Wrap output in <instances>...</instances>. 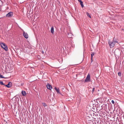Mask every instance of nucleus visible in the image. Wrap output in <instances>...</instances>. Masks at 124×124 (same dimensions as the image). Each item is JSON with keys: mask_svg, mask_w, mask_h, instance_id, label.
Returning <instances> with one entry per match:
<instances>
[{"mask_svg": "<svg viewBox=\"0 0 124 124\" xmlns=\"http://www.w3.org/2000/svg\"><path fill=\"white\" fill-rule=\"evenodd\" d=\"M116 42H117L116 41H114L113 40L111 41H110V40H108V44L110 48H113Z\"/></svg>", "mask_w": 124, "mask_h": 124, "instance_id": "obj_1", "label": "nucleus"}, {"mask_svg": "<svg viewBox=\"0 0 124 124\" xmlns=\"http://www.w3.org/2000/svg\"><path fill=\"white\" fill-rule=\"evenodd\" d=\"M91 81V78L90 75L88 74L84 81V82H89Z\"/></svg>", "mask_w": 124, "mask_h": 124, "instance_id": "obj_2", "label": "nucleus"}, {"mask_svg": "<svg viewBox=\"0 0 124 124\" xmlns=\"http://www.w3.org/2000/svg\"><path fill=\"white\" fill-rule=\"evenodd\" d=\"M0 45L1 47L4 49L5 50L7 51L8 50V48L7 46L5 44L3 43H1Z\"/></svg>", "mask_w": 124, "mask_h": 124, "instance_id": "obj_3", "label": "nucleus"}, {"mask_svg": "<svg viewBox=\"0 0 124 124\" xmlns=\"http://www.w3.org/2000/svg\"><path fill=\"white\" fill-rule=\"evenodd\" d=\"M47 87L48 89L50 90H51L52 87L51 85H50L49 83H48L47 85Z\"/></svg>", "mask_w": 124, "mask_h": 124, "instance_id": "obj_4", "label": "nucleus"}, {"mask_svg": "<svg viewBox=\"0 0 124 124\" xmlns=\"http://www.w3.org/2000/svg\"><path fill=\"white\" fill-rule=\"evenodd\" d=\"M120 53V51L119 50H116L114 51V54L116 55L119 54Z\"/></svg>", "mask_w": 124, "mask_h": 124, "instance_id": "obj_5", "label": "nucleus"}, {"mask_svg": "<svg viewBox=\"0 0 124 124\" xmlns=\"http://www.w3.org/2000/svg\"><path fill=\"white\" fill-rule=\"evenodd\" d=\"M89 124H96L95 121L94 120L90 121L89 122Z\"/></svg>", "mask_w": 124, "mask_h": 124, "instance_id": "obj_6", "label": "nucleus"}, {"mask_svg": "<svg viewBox=\"0 0 124 124\" xmlns=\"http://www.w3.org/2000/svg\"><path fill=\"white\" fill-rule=\"evenodd\" d=\"M13 12H10L8 13V17H12L13 16Z\"/></svg>", "mask_w": 124, "mask_h": 124, "instance_id": "obj_7", "label": "nucleus"}, {"mask_svg": "<svg viewBox=\"0 0 124 124\" xmlns=\"http://www.w3.org/2000/svg\"><path fill=\"white\" fill-rule=\"evenodd\" d=\"M23 35L25 38L26 39L28 38V34L27 33H25L24 31L23 32Z\"/></svg>", "mask_w": 124, "mask_h": 124, "instance_id": "obj_8", "label": "nucleus"}, {"mask_svg": "<svg viewBox=\"0 0 124 124\" xmlns=\"http://www.w3.org/2000/svg\"><path fill=\"white\" fill-rule=\"evenodd\" d=\"M12 86V83L11 82H9L8 83V88L11 87Z\"/></svg>", "mask_w": 124, "mask_h": 124, "instance_id": "obj_9", "label": "nucleus"}, {"mask_svg": "<svg viewBox=\"0 0 124 124\" xmlns=\"http://www.w3.org/2000/svg\"><path fill=\"white\" fill-rule=\"evenodd\" d=\"M73 34L71 33H68V38H71L72 37Z\"/></svg>", "mask_w": 124, "mask_h": 124, "instance_id": "obj_10", "label": "nucleus"}, {"mask_svg": "<svg viewBox=\"0 0 124 124\" xmlns=\"http://www.w3.org/2000/svg\"><path fill=\"white\" fill-rule=\"evenodd\" d=\"M54 89L58 93H59L60 94L59 89V88H57L56 87H55L54 88ZM60 94H61L60 93Z\"/></svg>", "mask_w": 124, "mask_h": 124, "instance_id": "obj_11", "label": "nucleus"}, {"mask_svg": "<svg viewBox=\"0 0 124 124\" xmlns=\"http://www.w3.org/2000/svg\"><path fill=\"white\" fill-rule=\"evenodd\" d=\"M22 94L23 96H25L26 95V92L24 91H22Z\"/></svg>", "mask_w": 124, "mask_h": 124, "instance_id": "obj_12", "label": "nucleus"}, {"mask_svg": "<svg viewBox=\"0 0 124 124\" xmlns=\"http://www.w3.org/2000/svg\"><path fill=\"white\" fill-rule=\"evenodd\" d=\"M79 2L82 7L83 8L84 7V5L83 2L81 0H80Z\"/></svg>", "mask_w": 124, "mask_h": 124, "instance_id": "obj_13", "label": "nucleus"}, {"mask_svg": "<svg viewBox=\"0 0 124 124\" xmlns=\"http://www.w3.org/2000/svg\"><path fill=\"white\" fill-rule=\"evenodd\" d=\"M51 32L52 33H53L54 32V29L53 27L52 26L51 29Z\"/></svg>", "mask_w": 124, "mask_h": 124, "instance_id": "obj_14", "label": "nucleus"}, {"mask_svg": "<svg viewBox=\"0 0 124 124\" xmlns=\"http://www.w3.org/2000/svg\"><path fill=\"white\" fill-rule=\"evenodd\" d=\"M31 16H32V15H30L29 13H27V16L28 18H30L31 17Z\"/></svg>", "mask_w": 124, "mask_h": 124, "instance_id": "obj_15", "label": "nucleus"}, {"mask_svg": "<svg viewBox=\"0 0 124 124\" xmlns=\"http://www.w3.org/2000/svg\"><path fill=\"white\" fill-rule=\"evenodd\" d=\"M95 53L94 52H92L91 53V57H93V56H94V55Z\"/></svg>", "mask_w": 124, "mask_h": 124, "instance_id": "obj_16", "label": "nucleus"}, {"mask_svg": "<svg viewBox=\"0 0 124 124\" xmlns=\"http://www.w3.org/2000/svg\"><path fill=\"white\" fill-rule=\"evenodd\" d=\"M86 14L89 17L91 18V16L89 14V13L88 12H86Z\"/></svg>", "mask_w": 124, "mask_h": 124, "instance_id": "obj_17", "label": "nucleus"}, {"mask_svg": "<svg viewBox=\"0 0 124 124\" xmlns=\"http://www.w3.org/2000/svg\"><path fill=\"white\" fill-rule=\"evenodd\" d=\"M42 104H43V106L44 107H46L47 106V105H46V104L45 103H43Z\"/></svg>", "mask_w": 124, "mask_h": 124, "instance_id": "obj_18", "label": "nucleus"}, {"mask_svg": "<svg viewBox=\"0 0 124 124\" xmlns=\"http://www.w3.org/2000/svg\"><path fill=\"white\" fill-rule=\"evenodd\" d=\"M0 78H5L4 77H3L2 75H1L0 74Z\"/></svg>", "mask_w": 124, "mask_h": 124, "instance_id": "obj_19", "label": "nucleus"}, {"mask_svg": "<svg viewBox=\"0 0 124 124\" xmlns=\"http://www.w3.org/2000/svg\"><path fill=\"white\" fill-rule=\"evenodd\" d=\"M118 76L120 77L121 76V72H119L118 73Z\"/></svg>", "mask_w": 124, "mask_h": 124, "instance_id": "obj_20", "label": "nucleus"}, {"mask_svg": "<svg viewBox=\"0 0 124 124\" xmlns=\"http://www.w3.org/2000/svg\"><path fill=\"white\" fill-rule=\"evenodd\" d=\"M0 84L1 85H5L3 83L2 81H0Z\"/></svg>", "mask_w": 124, "mask_h": 124, "instance_id": "obj_21", "label": "nucleus"}, {"mask_svg": "<svg viewBox=\"0 0 124 124\" xmlns=\"http://www.w3.org/2000/svg\"><path fill=\"white\" fill-rule=\"evenodd\" d=\"M94 91H95V88H93V90H92V92L93 93L94 92Z\"/></svg>", "mask_w": 124, "mask_h": 124, "instance_id": "obj_22", "label": "nucleus"}, {"mask_svg": "<svg viewBox=\"0 0 124 124\" xmlns=\"http://www.w3.org/2000/svg\"><path fill=\"white\" fill-rule=\"evenodd\" d=\"M111 102L113 104H114V101L112 100L111 101Z\"/></svg>", "mask_w": 124, "mask_h": 124, "instance_id": "obj_23", "label": "nucleus"}, {"mask_svg": "<svg viewBox=\"0 0 124 124\" xmlns=\"http://www.w3.org/2000/svg\"><path fill=\"white\" fill-rule=\"evenodd\" d=\"M93 57H91V62H93Z\"/></svg>", "mask_w": 124, "mask_h": 124, "instance_id": "obj_24", "label": "nucleus"}, {"mask_svg": "<svg viewBox=\"0 0 124 124\" xmlns=\"http://www.w3.org/2000/svg\"><path fill=\"white\" fill-rule=\"evenodd\" d=\"M23 84H23V83H22L21 84V85L22 86H23Z\"/></svg>", "mask_w": 124, "mask_h": 124, "instance_id": "obj_25", "label": "nucleus"}, {"mask_svg": "<svg viewBox=\"0 0 124 124\" xmlns=\"http://www.w3.org/2000/svg\"><path fill=\"white\" fill-rule=\"evenodd\" d=\"M122 31H124V29H122Z\"/></svg>", "mask_w": 124, "mask_h": 124, "instance_id": "obj_26", "label": "nucleus"}, {"mask_svg": "<svg viewBox=\"0 0 124 124\" xmlns=\"http://www.w3.org/2000/svg\"><path fill=\"white\" fill-rule=\"evenodd\" d=\"M6 86L8 87V84L5 85Z\"/></svg>", "mask_w": 124, "mask_h": 124, "instance_id": "obj_27", "label": "nucleus"}, {"mask_svg": "<svg viewBox=\"0 0 124 124\" xmlns=\"http://www.w3.org/2000/svg\"><path fill=\"white\" fill-rule=\"evenodd\" d=\"M13 67L12 66V65H11V69L12 68V67Z\"/></svg>", "mask_w": 124, "mask_h": 124, "instance_id": "obj_28", "label": "nucleus"}, {"mask_svg": "<svg viewBox=\"0 0 124 124\" xmlns=\"http://www.w3.org/2000/svg\"><path fill=\"white\" fill-rule=\"evenodd\" d=\"M78 0L80 2V0Z\"/></svg>", "mask_w": 124, "mask_h": 124, "instance_id": "obj_29", "label": "nucleus"}, {"mask_svg": "<svg viewBox=\"0 0 124 124\" xmlns=\"http://www.w3.org/2000/svg\"><path fill=\"white\" fill-rule=\"evenodd\" d=\"M42 53H44V52H43V51H42Z\"/></svg>", "mask_w": 124, "mask_h": 124, "instance_id": "obj_30", "label": "nucleus"}, {"mask_svg": "<svg viewBox=\"0 0 124 124\" xmlns=\"http://www.w3.org/2000/svg\"><path fill=\"white\" fill-rule=\"evenodd\" d=\"M8 15V14L6 15V16H7Z\"/></svg>", "mask_w": 124, "mask_h": 124, "instance_id": "obj_31", "label": "nucleus"}]
</instances>
